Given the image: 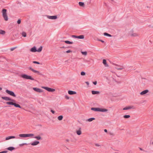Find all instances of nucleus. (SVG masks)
I'll return each instance as SVG.
<instances>
[{
	"label": "nucleus",
	"mask_w": 153,
	"mask_h": 153,
	"mask_svg": "<svg viewBox=\"0 0 153 153\" xmlns=\"http://www.w3.org/2000/svg\"><path fill=\"white\" fill-rule=\"evenodd\" d=\"M22 35L24 37H26V32H23L22 33Z\"/></svg>",
	"instance_id": "c9c22d12"
},
{
	"label": "nucleus",
	"mask_w": 153,
	"mask_h": 153,
	"mask_svg": "<svg viewBox=\"0 0 153 153\" xmlns=\"http://www.w3.org/2000/svg\"><path fill=\"white\" fill-rule=\"evenodd\" d=\"M51 112L53 114L55 113V111L53 110H51Z\"/></svg>",
	"instance_id": "de8ad7c7"
},
{
	"label": "nucleus",
	"mask_w": 153,
	"mask_h": 153,
	"mask_svg": "<svg viewBox=\"0 0 153 153\" xmlns=\"http://www.w3.org/2000/svg\"><path fill=\"white\" fill-rule=\"evenodd\" d=\"M19 136L21 137H27L26 134H20Z\"/></svg>",
	"instance_id": "4be33fe9"
},
{
	"label": "nucleus",
	"mask_w": 153,
	"mask_h": 153,
	"mask_svg": "<svg viewBox=\"0 0 153 153\" xmlns=\"http://www.w3.org/2000/svg\"><path fill=\"white\" fill-rule=\"evenodd\" d=\"M2 98L7 101L11 100L10 98L7 97H2Z\"/></svg>",
	"instance_id": "aec40b11"
},
{
	"label": "nucleus",
	"mask_w": 153,
	"mask_h": 153,
	"mask_svg": "<svg viewBox=\"0 0 153 153\" xmlns=\"http://www.w3.org/2000/svg\"><path fill=\"white\" fill-rule=\"evenodd\" d=\"M92 110L95 111H101L105 112H107L108 111L107 109L104 108H91Z\"/></svg>",
	"instance_id": "f03ea898"
},
{
	"label": "nucleus",
	"mask_w": 153,
	"mask_h": 153,
	"mask_svg": "<svg viewBox=\"0 0 153 153\" xmlns=\"http://www.w3.org/2000/svg\"><path fill=\"white\" fill-rule=\"evenodd\" d=\"M95 146H97V147H99V146H100V145L98 144V143H96L95 144Z\"/></svg>",
	"instance_id": "79ce46f5"
},
{
	"label": "nucleus",
	"mask_w": 153,
	"mask_h": 153,
	"mask_svg": "<svg viewBox=\"0 0 153 153\" xmlns=\"http://www.w3.org/2000/svg\"><path fill=\"white\" fill-rule=\"evenodd\" d=\"M92 93L93 94H99L100 93V92L98 91H91Z\"/></svg>",
	"instance_id": "b1692460"
},
{
	"label": "nucleus",
	"mask_w": 153,
	"mask_h": 153,
	"mask_svg": "<svg viewBox=\"0 0 153 153\" xmlns=\"http://www.w3.org/2000/svg\"><path fill=\"white\" fill-rule=\"evenodd\" d=\"M6 103L8 105H13L16 107L21 108V107L19 104L12 102H7Z\"/></svg>",
	"instance_id": "39448f33"
},
{
	"label": "nucleus",
	"mask_w": 153,
	"mask_h": 153,
	"mask_svg": "<svg viewBox=\"0 0 153 153\" xmlns=\"http://www.w3.org/2000/svg\"><path fill=\"white\" fill-rule=\"evenodd\" d=\"M27 137H33L34 136V134H26Z\"/></svg>",
	"instance_id": "a211bd4d"
},
{
	"label": "nucleus",
	"mask_w": 153,
	"mask_h": 153,
	"mask_svg": "<svg viewBox=\"0 0 153 153\" xmlns=\"http://www.w3.org/2000/svg\"><path fill=\"white\" fill-rule=\"evenodd\" d=\"M104 131H105V132H107V130L106 129H105L104 130Z\"/></svg>",
	"instance_id": "603ef678"
},
{
	"label": "nucleus",
	"mask_w": 153,
	"mask_h": 153,
	"mask_svg": "<svg viewBox=\"0 0 153 153\" xmlns=\"http://www.w3.org/2000/svg\"><path fill=\"white\" fill-rule=\"evenodd\" d=\"M71 52H72V51H71L70 50H68L66 51V53H71Z\"/></svg>",
	"instance_id": "37998d69"
},
{
	"label": "nucleus",
	"mask_w": 153,
	"mask_h": 153,
	"mask_svg": "<svg viewBox=\"0 0 153 153\" xmlns=\"http://www.w3.org/2000/svg\"><path fill=\"white\" fill-rule=\"evenodd\" d=\"M42 49V46H40L39 48L37 50V52H41Z\"/></svg>",
	"instance_id": "bb28decb"
},
{
	"label": "nucleus",
	"mask_w": 153,
	"mask_h": 153,
	"mask_svg": "<svg viewBox=\"0 0 153 153\" xmlns=\"http://www.w3.org/2000/svg\"><path fill=\"white\" fill-rule=\"evenodd\" d=\"M2 88L0 87V91L1 90H2Z\"/></svg>",
	"instance_id": "6e6d98bb"
},
{
	"label": "nucleus",
	"mask_w": 153,
	"mask_h": 153,
	"mask_svg": "<svg viewBox=\"0 0 153 153\" xmlns=\"http://www.w3.org/2000/svg\"><path fill=\"white\" fill-rule=\"evenodd\" d=\"M21 21L20 19H19L17 22L18 24H20L21 23Z\"/></svg>",
	"instance_id": "c03bdc74"
},
{
	"label": "nucleus",
	"mask_w": 153,
	"mask_h": 153,
	"mask_svg": "<svg viewBox=\"0 0 153 153\" xmlns=\"http://www.w3.org/2000/svg\"><path fill=\"white\" fill-rule=\"evenodd\" d=\"M69 94L70 95L75 94H76V92L72 91H68Z\"/></svg>",
	"instance_id": "f3484780"
},
{
	"label": "nucleus",
	"mask_w": 153,
	"mask_h": 153,
	"mask_svg": "<svg viewBox=\"0 0 153 153\" xmlns=\"http://www.w3.org/2000/svg\"><path fill=\"white\" fill-rule=\"evenodd\" d=\"M128 35L132 37H137L139 36V34L137 33L134 32L133 29H131L129 31Z\"/></svg>",
	"instance_id": "f257e3e1"
},
{
	"label": "nucleus",
	"mask_w": 153,
	"mask_h": 153,
	"mask_svg": "<svg viewBox=\"0 0 153 153\" xmlns=\"http://www.w3.org/2000/svg\"><path fill=\"white\" fill-rule=\"evenodd\" d=\"M67 141L68 142V141H69V140H67Z\"/></svg>",
	"instance_id": "4d7b16f0"
},
{
	"label": "nucleus",
	"mask_w": 153,
	"mask_h": 153,
	"mask_svg": "<svg viewBox=\"0 0 153 153\" xmlns=\"http://www.w3.org/2000/svg\"><path fill=\"white\" fill-rule=\"evenodd\" d=\"M39 143V142L38 141H35L31 143V145L32 146H36Z\"/></svg>",
	"instance_id": "2eb2a0df"
},
{
	"label": "nucleus",
	"mask_w": 153,
	"mask_h": 153,
	"mask_svg": "<svg viewBox=\"0 0 153 153\" xmlns=\"http://www.w3.org/2000/svg\"><path fill=\"white\" fill-rule=\"evenodd\" d=\"M26 144H27L26 143H22V144H20L19 145V146H22L25 145H26Z\"/></svg>",
	"instance_id": "49530a36"
},
{
	"label": "nucleus",
	"mask_w": 153,
	"mask_h": 153,
	"mask_svg": "<svg viewBox=\"0 0 153 153\" xmlns=\"http://www.w3.org/2000/svg\"><path fill=\"white\" fill-rule=\"evenodd\" d=\"M15 48H11V51H13Z\"/></svg>",
	"instance_id": "3c124183"
},
{
	"label": "nucleus",
	"mask_w": 153,
	"mask_h": 153,
	"mask_svg": "<svg viewBox=\"0 0 153 153\" xmlns=\"http://www.w3.org/2000/svg\"><path fill=\"white\" fill-rule=\"evenodd\" d=\"M29 69L32 71L33 72L39 75H41V74L40 72L32 68L31 67H30L29 68Z\"/></svg>",
	"instance_id": "0eeeda50"
},
{
	"label": "nucleus",
	"mask_w": 153,
	"mask_h": 153,
	"mask_svg": "<svg viewBox=\"0 0 153 153\" xmlns=\"http://www.w3.org/2000/svg\"><path fill=\"white\" fill-rule=\"evenodd\" d=\"M7 151H4L0 152V153H7Z\"/></svg>",
	"instance_id": "a19ab883"
},
{
	"label": "nucleus",
	"mask_w": 153,
	"mask_h": 153,
	"mask_svg": "<svg viewBox=\"0 0 153 153\" xmlns=\"http://www.w3.org/2000/svg\"><path fill=\"white\" fill-rule=\"evenodd\" d=\"M140 150H143V149L141 148H140Z\"/></svg>",
	"instance_id": "5fc2aeb1"
},
{
	"label": "nucleus",
	"mask_w": 153,
	"mask_h": 153,
	"mask_svg": "<svg viewBox=\"0 0 153 153\" xmlns=\"http://www.w3.org/2000/svg\"><path fill=\"white\" fill-rule=\"evenodd\" d=\"M116 68L119 70H122L124 68L122 66H117L116 67Z\"/></svg>",
	"instance_id": "5701e85b"
},
{
	"label": "nucleus",
	"mask_w": 153,
	"mask_h": 153,
	"mask_svg": "<svg viewBox=\"0 0 153 153\" xmlns=\"http://www.w3.org/2000/svg\"><path fill=\"white\" fill-rule=\"evenodd\" d=\"M79 5L80 6L82 7H84V2H79Z\"/></svg>",
	"instance_id": "7c9ffc66"
},
{
	"label": "nucleus",
	"mask_w": 153,
	"mask_h": 153,
	"mask_svg": "<svg viewBox=\"0 0 153 153\" xmlns=\"http://www.w3.org/2000/svg\"><path fill=\"white\" fill-rule=\"evenodd\" d=\"M65 99H67V100H68L69 99V97L68 96H67V95H66L65 96Z\"/></svg>",
	"instance_id": "58836bf2"
},
{
	"label": "nucleus",
	"mask_w": 153,
	"mask_h": 153,
	"mask_svg": "<svg viewBox=\"0 0 153 153\" xmlns=\"http://www.w3.org/2000/svg\"><path fill=\"white\" fill-rule=\"evenodd\" d=\"M85 83L87 84V85H89V82H85Z\"/></svg>",
	"instance_id": "8fccbe9b"
},
{
	"label": "nucleus",
	"mask_w": 153,
	"mask_h": 153,
	"mask_svg": "<svg viewBox=\"0 0 153 153\" xmlns=\"http://www.w3.org/2000/svg\"><path fill=\"white\" fill-rule=\"evenodd\" d=\"M33 89L35 91L39 93H42L43 92L42 89L37 88H33Z\"/></svg>",
	"instance_id": "9d476101"
},
{
	"label": "nucleus",
	"mask_w": 153,
	"mask_h": 153,
	"mask_svg": "<svg viewBox=\"0 0 153 153\" xmlns=\"http://www.w3.org/2000/svg\"><path fill=\"white\" fill-rule=\"evenodd\" d=\"M46 16L48 18L50 19L55 20L57 19V16Z\"/></svg>",
	"instance_id": "1a4fd4ad"
},
{
	"label": "nucleus",
	"mask_w": 153,
	"mask_h": 153,
	"mask_svg": "<svg viewBox=\"0 0 153 153\" xmlns=\"http://www.w3.org/2000/svg\"><path fill=\"white\" fill-rule=\"evenodd\" d=\"M104 36H108L109 37H111V35L110 34H108V33H104Z\"/></svg>",
	"instance_id": "72a5a7b5"
},
{
	"label": "nucleus",
	"mask_w": 153,
	"mask_h": 153,
	"mask_svg": "<svg viewBox=\"0 0 153 153\" xmlns=\"http://www.w3.org/2000/svg\"><path fill=\"white\" fill-rule=\"evenodd\" d=\"M33 63H35V64H40V63L39 62H37V61H33Z\"/></svg>",
	"instance_id": "4c0bfd02"
},
{
	"label": "nucleus",
	"mask_w": 153,
	"mask_h": 153,
	"mask_svg": "<svg viewBox=\"0 0 153 153\" xmlns=\"http://www.w3.org/2000/svg\"><path fill=\"white\" fill-rule=\"evenodd\" d=\"M93 83L95 85H96L97 84V81H95V82H93Z\"/></svg>",
	"instance_id": "09e8293b"
},
{
	"label": "nucleus",
	"mask_w": 153,
	"mask_h": 153,
	"mask_svg": "<svg viewBox=\"0 0 153 153\" xmlns=\"http://www.w3.org/2000/svg\"><path fill=\"white\" fill-rule=\"evenodd\" d=\"M63 118V117L62 115H60L58 116L57 117L58 119L59 120H62Z\"/></svg>",
	"instance_id": "cd10ccee"
},
{
	"label": "nucleus",
	"mask_w": 153,
	"mask_h": 153,
	"mask_svg": "<svg viewBox=\"0 0 153 153\" xmlns=\"http://www.w3.org/2000/svg\"><path fill=\"white\" fill-rule=\"evenodd\" d=\"M7 149L10 151H12L15 149V148L13 147H10L8 148Z\"/></svg>",
	"instance_id": "a878e982"
},
{
	"label": "nucleus",
	"mask_w": 153,
	"mask_h": 153,
	"mask_svg": "<svg viewBox=\"0 0 153 153\" xmlns=\"http://www.w3.org/2000/svg\"><path fill=\"white\" fill-rule=\"evenodd\" d=\"M76 132L78 135H81L82 134L81 128H79L78 129H76Z\"/></svg>",
	"instance_id": "9b49d317"
},
{
	"label": "nucleus",
	"mask_w": 153,
	"mask_h": 153,
	"mask_svg": "<svg viewBox=\"0 0 153 153\" xmlns=\"http://www.w3.org/2000/svg\"><path fill=\"white\" fill-rule=\"evenodd\" d=\"M95 118H89L88 119H87L86 120V122H91L92 121H93V120H95Z\"/></svg>",
	"instance_id": "412c9836"
},
{
	"label": "nucleus",
	"mask_w": 153,
	"mask_h": 153,
	"mask_svg": "<svg viewBox=\"0 0 153 153\" xmlns=\"http://www.w3.org/2000/svg\"><path fill=\"white\" fill-rule=\"evenodd\" d=\"M84 36L83 35H81L78 36L77 39H83L84 38Z\"/></svg>",
	"instance_id": "c85d7f7f"
},
{
	"label": "nucleus",
	"mask_w": 153,
	"mask_h": 153,
	"mask_svg": "<svg viewBox=\"0 0 153 153\" xmlns=\"http://www.w3.org/2000/svg\"><path fill=\"white\" fill-rule=\"evenodd\" d=\"M130 117V116L129 115H124L123 116V118H125V119L129 118Z\"/></svg>",
	"instance_id": "2f4dec72"
},
{
	"label": "nucleus",
	"mask_w": 153,
	"mask_h": 153,
	"mask_svg": "<svg viewBox=\"0 0 153 153\" xmlns=\"http://www.w3.org/2000/svg\"><path fill=\"white\" fill-rule=\"evenodd\" d=\"M151 145H153V142H152V143H150Z\"/></svg>",
	"instance_id": "864d4df0"
},
{
	"label": "nucleus",
	"mask_w": 153,
	"mask_h": 153,
	"mask_svg": "<svg viewBox=\"0 0 153 153\" xmlns=\"http://www.w3.org/2000/svg\"><path fill=\"white\" fill-rule=\"evenodd\" d=\"M42 88L46 90L49 92H53L55 91V89L49 88L47 87L42 86Z\"/></svg>",
	"instance_id": "423d86ee"
},
{
	"label": "nucleus",
	"mask_w": 153,
	"mask_h": 153,
	"mask_svg": "<svg viewBox=\"0 0 153 153\" xmlns=\"http://www.w3.org/2000/svg\"><path fill=\"white\" fill-rule=\"evenodd\" d=\"M15 137L14 136H10L6 137L5 140H7L15 138Z\"/></svg>",
	"instance_id": "dca6fc26"
},
{
	"label": "nucleus",
	"mask_w": 153,
	"mask_h": 153,
	"mask_svg": "<svg viewBox=\"0 0 153 153\" xmlns=\"http://www.w3.org/2000/svg\"><path fill=\"white\" fill-rule=\"evenodd\" d=\"M134 107L133 106H129L123 108V110H127L131 109H134Z\"/></svg>",
	"instance_id": "f8f14e48"
},
{
	"label": "nucleus",
	"mask_w": 153,
	"mask_h": 153,
	"mask_svg": "<svg viewBox=\"0 0 153 153\" xmlns=\"http://www.w3.org/2000/svg\"><path fill=\"white\" fill-rule=\"evenodd\" d=\"M33 138L36 139L38 140H40L42 139V137L39 135L33 137Z\"/></svg>",
	"instance_id": "6ab92c4d"
},
{
	"label": "nucleus",
	"mask_w": 153,
	"mask_h": 153,
	"mask_svg": "<svg viewBox=\"0 0 153 153\" xmlns=\"http://www.w3.org/2000/svg\"><path fill=\"white\" fill-rule=\"evenodd\" d=\"M20 77L24 79H30L32 80H34V79L31 76L27 75L25 74H22L21 75Z\"/></svg>",
	"instance_id": "7ed1b4c3"
},
{
	"label": "nucleus",
	"mask_w": 153,
	"mask_h": 153,
	"mask_svg": "<svg viewBox=\"0 0 153 153\" xmlns=\"http://www.w3.org/2000/svg\"><path fill=\"white\" fill-rule=\"evenodd\" d=\"M82 54L84 55V56H86L87 55V53L86 51H85V52H83V51H82L81 52Z\"/></svg>",
	"instance_id": "f704fd0d"
},
{
	"label": "nucleus",
	"mask_w": 153,
	"mask_h": 153,
	"mask_svg": "<svg viewBox=\"0 0 153 153\" xmlns=\"http://www.w3.org/2000/svg\"><path fill=\"white\" fill-rule=\"evenodd\" d=\"M12 100V101H14V100Z\"/></svg>",
	"instance_id": "13d9d810"
},
{
	"label": "nucleus",
	"mask_w": 153,
	"mask_h": 153,
	"mask_svg": "<svg viewBox=\"0 0 153 153\" xmlns=\"http://www.w3.org/2000/svg\"><path fill=\"white\" fill-rule=\"evenodd\" d=\"M30 51L32 52H37L36 48L35 46L31 48L30 49Z\"/></svg>",
	"instance_id": "4468645a"
},
{
	"label": "nucleus",
	"mask_w": 153,
	"mask_h": 153,
	"mask_svg": "<svg viewBox=\"0 0 153 153\" xmlns=\"http://www.w3.org/2000/svg\"><path fill=\"white\" fill-rule=\"evenodd\" d=\"M103 63L105 65L106 67H108V65L107 63L106 60L105 59H103Z\"/></svg>",
	"instance_id": "393cba45"
},
{
	"label": "nucleus",
	"mask_w": 153,
	"mask_h": 153,
	"mask_svg": "<svg viewBox=\"0 0 153 153\" xmlns=\"http://www.w3.org/2000/svg\"><path fill=\"white\" fill-rule=\"evenodd\" d=\"M97 40L98 41H99L101 42L102 43H104V41L103 40H101V39H97Z\"/></svg>",
	"instance_id": "ea45409f"
},
{
	"label": "nucleus",
	"mask_w": 153,
	"mask_h": 153,
	"mask_svg": "<svg viewBox=\"0 0 153 153\" xmlns=\"http://www.w3.org/2000/svg\"><path fill=\"white\" fill-rule=\"evenodd\" d=\"M81 75L82 76H85V73L83 71L81 72Z\"/></svg>",
	"instance_id": "e433bc0d"
},
{
	"label": "nucleus",
	"mask_w": 153,
	"mask_h": 153,
	"mask_svg": "<svg viewBox=\"0 0 153 153\" xmlns=\"http://www.w3.org/2000/svg\"><path fill=\"white\" fill-rule=\"evenodd\" d=\"M149 92V91L148 90H145L140 93V95H143Z\"/></svg>",
	"instance_id": "ddd939ff"
},
{
	"label": "nucleus",
	"mask_w": 153,
	"mask_h": 153,
	"mask_svg": "<svg viewBox=\"0 0 153 153\" xmlns=\"http://www.w3.org/2000/svg\"><path fill=\"white\" fill-rule=\"evenodd\" d=\"M65 43L68 44H72L73 43V42H70L69 41H65Z\"/></svg>",
	"instance_id": "c756f323"
},
{
	"label": "nucleus",
	"mask_w": 153,
	"mask_h": 153,
	"mask_svg": "<svg viewBox=\"0 0 153 153\" xmlns=\"http://www.w3.org/2000/svg\"><path fill=\"white\" fill-rule=\"evenodd\" d=\"M5 33V32L4 30H0V34L4 35Z\"/></svg>",
	"instance_id": "473e14b6"
},
{
	"label": "nucleus",
	"mask_w": 153,
	"mask_h": 153,
	"mask_svg": "<svg viewBox=\"0 0 153 153\" xmlns=\"http://www.w3.org/2000/svg\"><path fill=\"white\" fill-rule=\"evenodd\" d=\"M7 10L4 9H2V16L4 18V20L6 21H7L8 20V18L7 13Z\"/></svg>",
	"instance_id": "20e7f679"
},
{
	"label": "nucleus",
	"mask_w": 153,
	"mask_h": 153,
	"mask_svg": "<svg viewBox=\"0 0 153 153\" xmlns=\"http://www.w3.org/2000/svg\"><path fill=\"white\" fill-rule=\"evenodd\" d=\"M6 92L8 94L10 95L11 96H12L13 97H16V95L12 91H9L8 90H6Z\"/></svg>",
	"instance_id": "6e6552de"
},
{
	"label": "nucleus",
	"mask_w": 153,
	"mask_h": 153,
	"mask_svg": "<svg viewBox=\"0 0 153 153\" xmlns=\"http://www.w3.org/2000/svg\"><path fill=\"white\" fill-rule=\"evenodd\" d=\"M72 37H73V38H77L78 36H75V35H72Z\"/></svg>",
	"instance_id": "a18cd8bd"
}]
</instances>
